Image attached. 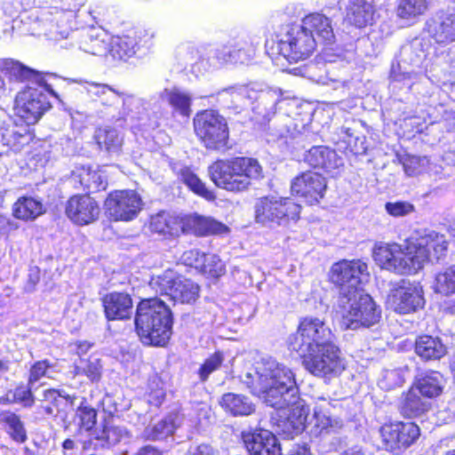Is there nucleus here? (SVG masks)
<instances>
[{
  "mask_svg": "<svg viewBox=\"0 0 455 455\" xmlns=\"http://www.w3.org/2000/svg\"><path fill=\"white\" fill-rule=\"evenodd\" d=\"M242 381L267 405L280 411L275 423L279 433L293 438L304 430L309 411L299 397L290 368L273 359L263 360L248 371Z\"/></svg>",
  "mask_w": 455,
  "mask_h": 455,
  "instance_id": "obj_1",
  "label": "nucleus"
},
{
  "mask_svg": "<svg viewBox=\"0 0 455 455\" xmlns=\"http://www.w3.org/2000/svg\"><path fill=\"white\" fill-rule=\"evenodd\" d=\"M135 328L146 345L164 346L172 336V315L158 298L142 299L136 309Z\"/></svg>",
  "mask_w": 455,
  "mask_h": 455,
  "instance_id": "obj_2",
  "label": "nucleus"
},
{
  "mask_svg": "<svg viewBox=\"0 0 455 455\" xmlns=\"http://www.w3.org/2000/svg\"><path fill=\"white\" fill-rule=\"evenodd\" d=\"M343 291L339 294L335 311L345 329L370 328L379 323L381 308L371 296L364 293L363 290Z\"/></svg>",
  "mask_w": 455,
  "mask_h": 455,
  "instance_id": "obj_3",
  "label": "nucleus"
},
{
  "mask_svg": "<svg viewBox=\"0 0 455 455\" xmlns=\"http://www.w3.org/2000/svg\"><path fill=\"white\" fill-rule=\"evenodd\" d=\"M261 171L259 162L248 157L218 160L208 168L209 176L215 185L232 192L246 189L251 180L260 177Z\"/></svg>",
  "mask_w": 455,
  "mask_h": 455,
  "instance_id": "obj_4",
  "label": "nucleus"
},
{
  "mask_svg": "<svg viewBox=\"0 0 455 455\" xmlns=\"http://www.w3.org/2000/svg\"><path fill=\"white\" fill-rule=\"evenodd\" d=\"M271 42V48L290 63L307 60L316 47V38L307 32L302 23L281 27Z\"/></svg>",
  "mask_w": 455,
  "mask_h": 455,
  "instance_id": "obj_5",
  "label": "nucleus"
},
{
  "mask_svg": "<svg viewBox=\"0 0 455 455\" xmlns=\"http://www.w3.org/2000/svg\"><path fill=\"white\" fill-rule=\"evenodd\" d=\"M335 339L334 333L323 320L305 317L300 321L297 331L289 337L288 344L290 349L301 356L334 342Z\"/></svg>",
  "mask_w": 455,
  "mask_h": 455,
  "instance_id": "obj_6",
  "label": "nucleus"
},
{
  "mask_svg": "<svg viewBox=\"0 0 455 455\" xmlns=\"http://www.w3.org/2000/svg\"><path fill=\"white\" fill-rule=\"evenodd\" d=\"M193 124L196 137L207 149L220 151L228 148V122L217 111L207 109L197 113Z\"/></svg>",
  "mask_w": 455,
  "mask_h": 455,
  "instance_id": "obj_7",
  "label": "nucleus"
},
{
  "mask_svg": "<svg viewBox=\"0 0 455 455\" xmlns=\"http://www.w3.org/2000/svg\"><path fill=\"white\" fill-rule=\"evenodd\" d=\"M47 92L58 95L46 83V84L28 85L15 97L14 111L27 125L36 124L42 116L51 108Z\"/></svg>",
  "mask_w": 455,
  "mask_h": 455,
  "instance_id": "obj_8",
  "label": "nucleus"
},
{
  "mask_svg": "<svg viewBox=\"0 0 455 455\" xmlns=\"http://www.w3.org/2000/svg\"><path fill=\"white\" fill-rule=\"evenodd\" d=\"M300 357L305 369L319 378L338 377L346 369L345 358L335 341Z\"/></svg>",
  "mask_w": 455,
  "mask_h": 455,
  "instance_id": "obj_9",
  "label": "nucleus"
},
{
  "mask_svg": "<svg viewBox=\"0 0 455 455\" xmlns=\"http://www.w3.org/2000/svg\"><path fill=\"white\" fill-rule=\"evenodd\" d=\"M373 258L381 268L396 274L411 275L419 271L414 260V251H411L409 248V239L404 245L395 243L375 244Z\"/></svg>",
  "mask_w": 455,
  "mask_h": 455,
  "instance_id": "obj_10",
  "label": "nucleus"
},
{
  "mask_svg": "<svg viewBox=\"0 0 455 455\" xmlns=\"http://www.w3.org/2000/svg\"><path fill=\"white\" fill-rule=\"evenodd\" d=\"M300 209L290 197L264 196L255 204V220L264 226H280L297 220Z\"/></svg>",
  "mask_w": 455,
  "mask_h": 455,
  "instance_id": "obj_11",
  "label": "nucleus"
},
{
  "mask_svg": "<svg viewBox=\"0 0 455 455\" xmlns=\"http://www.w3.org/2000/svg\"><path fill=\"white\" fill-rule=\"evenodd\" d=\"M149 285L156 292L168 297L174 303H193L196 300L199 293V287L196 283L178 275L171 269L164 271L162 275L153 276Z\"/></svg>",
  "mask_w": 455,
  "mask_h": 455,
  "instance_id": "obj_12",
  "label": "nucleus"
},
{
  "mask_svg": "<svg viewBox=\"0 0 455 455\" xmlns=\"http://www.w3.org/2000/svg\"><path fill=\"white\" fill-rule=\"evenodd\" d=\"M429 44L422 38H415L401 47L397 56V66L392 65L390 77L393 81L403 82L411 87V80L415 76L413 69L408 70L407 66L419 68L426 60Z\"/></svg>",
  "mask_w": 455,
  "mask_h": 455,
  "instance_id": "obj_13",
  "label": "nucleus"
},
{
  "mask_svg": "<svg viewBox=\"0 0 455 455\" xmlns=\"http://www.w3.org/2000/svg\"><path fill=\"white\" fill-rule=\"evenodd\" d=\"M369 277L368 266L361 259H343L332 265L331 269V280L339 287V294L344 289L349 291L362 290L359 285Z\"/></svg>",
  "mask_w": 455,
  "mask_h": 455,
  "instance_id": "obj_14",
  "label": "nucleus"
},
{
  "mask_svg": "<svg viewBox=\"0 0 455 455\" xmlns=\"http://www.w3.org/2000/svg\"><path fill=\"white\" fill-rule=\"evenodd\" d=\"M387 304L395 312L401 315L416 312L425 305L422 286L402 280L390 291Z\"/></svg>",
  "mask_w": 455,
  "mask_h": 455,
  "instance_id": "obj_15",
  "label": "nucleus"
},
{
  "mask_svg": "<svg viewBox=\"0 0 455 455\" xmlns=\"http://www.w3.org/2000/svg\"><path fill=\"white\" fill-rule=\"evenodd\" d=\"M141 208V197L134 190H116L105 200L106 213L116 221L133 220Z\"/></svg>",
  "mask_w": 455,
  "mask_h": 455,
  "instance_id": "obj_16",
  "label": "nucleus"
},
{
  "mask_svg": "<svg viewBox=\"0 0 455 455\" xmlns=\"http://www.w3.org/2000/svg\"><path fill=\"white\" fill-rule=\"evenodd\" d=\"M379 434L382 449L395 451L411 446L420 435L419 427L412 422H395L382 426Z\"/></svg>",
  "mask_w": 455,
  "mask_h": 455,
  "instance_id": "obj_17",
  "label": "nucleus"
},
{
  "mask_svg": "<svg viewBox=\"0 0 455 455\" xmlns=\"http://www.w3.org/2000/svg\"><path fill=\"white\" fill-rule=\"evenodd\" d=\"M448 241L444 235L432 231L419 238H410L409 248L414 251V259L418 270L422 268L423 264L430 258L439 259L448 248Z\"/></svg>",
  "mask_w": 455,
  "mask_h": 455,
  "instance_id": "obj_18",
  "label": "nucleus"
},
{
  "mask_svg": "<svg viewBox=\"0 0 455 455\" xmlns=\"http://www.w3.org/2000/svg\"><path fill=\"white\" fill-rule=\"evenodd\" d=\"M254 55V46L246 36L235 37L212 52L215 67L228 63H245Z\"/></svg>",
  "mask_w": 455,
  "mask_h": 455,
  "instance_id": "obj_19",
  "label": "nucleus"
},
{
  "mask_svg": "<svg viewBox=\"0 0 455 455\" xmlns=\"http://www.w3.org/2000/svg\"><path fill=\"white\" fill-rule=\"evenodd\" d=\"M100 209L94 198L87 195H76L66 203L65 213L75 224L85 226L94 222Z\"/></svg>",
  "mask_w": 455,
  "mask_h": 455,
  "instance_id": "obj_20",
  "label": "nucleus"
},
{
  "mask_svg": "<svg viewBox=\"0 0 455 455\" xmlns=\"http://www.w3.org/2000/svg\"><path fill=\"white\" fill-rule=\"evenodd\" d=\"M326 188V180L318 172H302L291 184V192L304 197L310 204L318 203L323 197Z\"/></svg>",
  "mask_w": 455,
  "mask_h": 455,
  "instance_id": "obj_21",
  "label": "nucleus"
},
{
  "mask_svg": "<svg viewBox=\"0 0 455 455\" xmlns=\"http://www.w3.org/2000/svg\"><path fill=\"white\" fill-rule=\"evenodd\" d=\"M242 437L251 455H282V446L278 438L267 429L243 432Z\"/></svg>",
  "mask_w": 455,
  "mask_h": 455,
  "instance_id": "obj_22",
  "label": "nucleus"
},
{
  "mask_svg": "<svg viewBox=\"0 0 455 455\" xmlns=\"http://www.w3.org/2000/svg\"><path fill=\"white\" fill-rule=\"evenodd\" d=\"M429 36L435 43L448 44L455 42V10H441L427 23Z\"/></svg>",
  "mask_w": 455,
  "mask_h": 455,
  "instance_id": "obj_23",
  "label": "nucleus"
},
{
  "mask_svg": "<svg viewBox=\"0 0 455 455\" xmlns=\"http://www.w3.org/2000/svg\"><path fill=\"white\" fill-rule=\"evenodd\" d=\"M304 162L312 168L323 170L332 176L343 166V159L335 150L325 146L312 147L304 155Z\"/></svg>",
  "mask_w": 455,
  "mask_h": 455,
  "instance_id": "obj_24",
  "label": "nucleus"
},
{
  "mask_svg": "<svg viewBox=\"0 0 455 455\" xmlns=\"http://www.w3.org/2000/svg\"><path fill=\"white\" fill-rule=\"evenodd\" d=\"M33 139L28 125L7 124L0 126V155L20 152Z\"/></svg>",
  "mask_w": 455,
  "mask_h": 455,
  "instance_id": "obj_25",
  "label": "nucleus"
},
{
  "mask_svg": "<svg viewBox=\"0 0 455 455\" xmlns=\"http://www.w3.org/2000/svg\"><path fill=\"white\" fill-rule=\"evenodd\" d=\"M176 58L184 68H188L196 76L207 72L210 68L215 67V60L212 57L205 59L199 50L191 44L180 45L176 50Z\"/></svg>",
  "mask_w": 455,
  "mask_h": 455,
  "instance_id": "obj_26",
  "label": "nucleus"
},
{
  "mask_svg": "<svg viewBox=\"0 0 455 455\" xmlns=\"http://www.w3.org/2000/svg\"><path fill=\"white\" fill-rule=\"evenodd\" d=\"M304 28L316 38V44H331L334 42L331 20L323 14L315 12L307 15L301 20Z\"/></svg>",
  "mask_w": 455,
  "mask_h": 455,
  "instance_id": "obj_27",
  "label": "nucleus"
},
{
  "mask_svg": "<svg viewBox=\"0 0 455 455\" xmlns=\"http://www.w3.org/2000/svg\"><path fill=\"white\" fill-rule=\"evenodd\" d=\"M71 180L75 184L86 190L88 193H95L105 190L108 186L106 176L100 169H92L90 166H77L72 172Z\"/></svg>",
  "mask_w": 455,
  "mask_h": 455,
  "instance_id": "obj_28",
  "label": "nucleus"
},
{
  "mask_svg": "<svg viewBox=\"0 0 455 455\" xmlns=\"http://www.w3.org/2000/svg\"><path fill=\"white\" fill-rule=\"evenodd\" d=\"M103 307L108 320H124L132 313V298L122 292H111L103 298Z\"/></svg>",
  "mask_w": 455,
  "mask_h": 455,
  "instance_id": "obj_29",
  "label": "nucleus"
},
{
  "mask_svg": "<svg viewBox=\"0 0 455 455\" xmlns=\"http://www.w3.org/2000/svg\"><path fill=\"white\" fill-rule=\"evenodd\" d=\"M159 99L171 107L172 114L188 117L192 113V95L180 87L164 88L159 92Z\"/></svg>",
  "mask_w": 455,
  "mask_h": 455,
  "instance_id": "obj_30",
  "label": "nucleus"
},
{
  "mask_svg": "<svg viewBox=\"0 0 455 455\" xmlns=\"http://www.w3.org/2000/svg\"><path fill=\"white\" fill-rule=\"evenodd\" d=\"M282 92L279 89H267L259 93L258 101L251 108L253 117L259 123H266L276 113V106L281 100Z\"/></svg>",
  "mask_w": 455,
  "mask_h": 455,
  "instance_id": "obj_31",
  "label": "nucleus"
},
{
  "mask_svg": "<svg viewBox=\"0 0 455 455\" xmlns=\"http://www.w3.org/2000/svg\"><path fill=\"white\" fill-rule=\"evenodd\" d=\"M0 70L5 76H9L11 81L28 80L29 85L46 84V80L41 74L12 59L0 60Z\"/></svg>",
  "mask_w": 455,
  "mask_h": 455,
  "instance_id": "obj_32",
  "label": "nucleus"
},
{
  "mask_svg": "<svg viewBox=\"0 0 455 455\" xmlns=\"http://www.w3.org/2000/svg\"><path fill=\"white\" fill-rule=\"evenodd\" d=\"M374 14L371 0H350L347 7L346 20L356 28H364L372 23Z\"/></svg>",
  "mask_w": 455,
  "mask_h": 455,
  "instance_id": "obj_33",
  "label": "nucleus"
},
{
  "mask_svg": "<svg viewBox=\"0 0 455 455\" xmlns=\"http://www.w3.org/2000/svg\"><path fill=\"white\" fill-rule=\"evenodd\" d=\"M445 379L439 371H428L419 376L411 387L426 399L434 398L443 393Z\"/></svg>",
  "mask_w": 455,
  "mask_h": 455,
  "instance_id": "obj_34",
  "label": "nucleus"
},
{
  "mask_svg": "<svg viewBox=\"0 0 455 455\" xmlns=\"http://www.w3.org/2000/svg\"><path fill=\"white\" fill-rule=\"evenodd\" d=\"M42 24L44 36L49 40L60 41L68 38L72 32L67 15L61 12L51 14V17H43Z\"/></svg>",
  "mask_w": 455,
  "mask_h": 455,
  "instance_id": "obj_35",
  "label": "nucleus"
},
{
  "mask_svg": "<svg viewBox=\"0 0 455 455\" xmlns=\"http://www.w3.org/2000/svg\"><path fill=\"white\" fill-rule=\"evenodd\" d=\"M129 438L130 435L125 427L117 426L111 420L106 421L102 429L95 434L94 448L110 447Z\"/></svg>",
  "mask_w": 455,
  "mask_h": 455,
  "instance_id": "obj_36",
  "label": "nucleus"
},
{
  "mask_svg": "<svg viewBox=\"0 0 455 455\" xmlns=\"http://www.w3.org/2000/svg\"><path fill=\"white\" fill-rule=\"evenodd\" d=\"M415 352L423 360H439L446 354V347L440 338L423 335L416 339Z\"/></svg>",
  "mask_w": 455,
  "mask_h": 455,
  "instance_id": "obj_37",
  "label": "nucleus"
},
{
  "mask_svg": "<svg viewBox=\"0 0 455 455\" xmlns=\"http://www.w3.org/2000/svg\"><path fill=\"white\" fill-rule=\"evenodd\" d=\"M314 410L315 427L319 434L336 432L343 427V422L338 418H332L330 415L329 407L331 403L322 399Z\"/></svg>",
  "mask_w": 455,
  "mask_h": 455,
  "instance_id": "obj_38",
  "label": "nucleus"
},
{
  "mask_svg": "<svg viewBox=\"0 0 455 455\" xmlns=\"http://www.w3.org/2000/svg\"><path fill=\"white\" fill-rule=\"evenodd\" d=\"M420 395L414 388L411 387L401 404V412L403 416L407 418L420 417L430 409V402Z\"/></svg>",
  "mask_w": 455,
  "mask_h": 455,
  "instance_id": "obj_39",
  "label": "nucleus"
},
{
  "mask_svg": "<svg viewBox=\"0 0 455 455\" xmlns=\"http://www.w3.org/2000/svg\"><path fill=\"white\" fill-rule=\"evenodd\" d=\"M220 404L234 416H247L255 411V406L245 395L228 393L223 395Z\"/></svg>",
  "mask_w": 455,
  "mask_h": 455,
  "instance_id": "obj_40",
  "label": "nucleus"
},
{
  "mask_svg": "<svg viewBox=\"0 0 455 455\" xmlns=\"http://www.w3.org/2000/svg\"><path fill=\"white\" fill-rule=\"evenodd\" d=\"M94 139L99 148L109 154H117L123 144V137L119 132L110 126L97 129Z\"/></svg>",
  "mask_w": 455,
  "mask_h": 455,
  "instance_id": "obj_41",
  "label": "nucleus"
},
{
  "mask_svg": "<svg viewBox=\"0 0 455 455\" xmlns=\"http://www.w3.org/2000/svg\"><path fill=\"white\" fill-rule=\"evenodd\" d=\"M79 48L92 55H104L108 49V36L104 32L91 30L82 36Z\"/></svg>",
  "mask_w": 455,
  "mask_h": 455,
  "instance_id": "obj_42",
  "label": "nucleus"
},
{
  "mask_svg": "<svg viewBox=\"0 0 455 455\" xmlns=\"http://www.w3.org/2000/svg\"><path fill=\"white\" fill-rule=\"evenodd\" d=\"M137 42L134 37L124 36L112 38L108 43V54L118 60H127L136 52Z\"/></svg>",
  "mask_w": 455,
  "mask_h": 455,
  "instance_id": "obj_43",
  "label": "nucleus"
},
{
  "mask_svg": "<svg viewBox=\"0 0 455 455\" xmlns=\"http://www.w3.org/2000/svg\"><path fill=\"white\" fill-rule=\"evenodd\" d=\"M123 103L122 111L119 113L117 119L130 117L131 119H137L142 121L146 116L145 101L143 99L139 98L133 94H127L123 92L121 98Z\"/></svg>",
  "mask_w": 455,
  "mask_h": 455,
  "instance_id": "obj_44",
  "label": "nucleus"
},
{
  "mask_svg": "<svg viewBox=\"0 0 455 455\" xmlns=\"http://www.w3.org/2000/svg\"><path fill=\"white\" fill-rule=\"evenodd\" d=\"M433 0H400L396 14L400 19L411 20L422 15Z\"/></svg>",
  "mask_w": 455,
  "mask_h": 455,
  "instance_id": "obj_45",
  "label": "nucleus"
},
{
  "mask_svg": "<svg viewBox=\"0 0 455 455\" xmlns=\"http://www.w3.org/2000/svg\"><path fill=\"white\" fill-rule=\"evenodd\" d=\"M13 212L17 219L34 220L43 213V204L33 197H22L15 203Z\"/></svg>",
  "mask_w": 455,
  "mask_h": 455,
  "instance_id": "obj_46",
  "label": "nucleus"
},
{
  "mask_svg": "<svg viewBox=\"0 0 455 455\" xmlns=\"http://www.w3.org/2000/svg\"><path fill=\"white\" fill-rule=\"evenodd\" d=\"M180 179L190 190L196 195L212 201L215 198L213 192L210 191L205 184L188 167L181 168L179 172Z\"/></svg>",
  "mask_w": 455,
  "mask_h": 455,
  "instance_id": "obj_47",
  "label": "nucleus"
},
{
  "mask_svg": "<svg viewBox=\"0 0 455 455\" xmlns=\"http://www.w3.org/2000/svg\"><path fill=\"white\" fill-rule=\"evenodd\" d=\"M0 422L6 425L8 433L13 440L19 443H23L27 439L24 426L20 419V417L14 412L10 411H4L0 412Z\"/></svg>",
  "mask_w": 455,
  "mask_h": 455,
  "instance_id": "obj_48",
  "label": "nucleus"
},
{
  "mask_svg": "<svg viewBox=\"0 0 455 455\" xmlns=\"http://www.w3.org/2000/svg\"><path fill=\"white\" fill-rule=\"evenodd\" d=\"M150 228L156 233L173 235L178 233L180 224L169 213L163 212L152 217Z\"/></svg>",
  "mask_w": 455,
  "mask_h": 455,
  "instance_id": "obj_49",
  "label": "nucleus"
},
{
  "mask_svg": "<svg viewBox=\"0 0 455 455\" xmlns=\"http://www.w3.org/2000/svg\"><path fill=\"white\" fill-rule=\"evenodd\" d=\"M175 429V424L172 417H167L154 426L147 427L143 432V436L147 440L158 441L172 435Z\"/></svg>",
  "mask_w": 455,
  "mask_h": 455,
  "instance_id": "obj_50",
  "label": "nucleus"
},
{
  "mask_svg": "<svg viewBox=\"0 0 455 455\" xmlns=\"http://www.w3.org/2000/svg\"><path fill=\"white\" fill-rule=\"evenodd\" d=\"M434 288L436 292L446 296L455 294V265L435 275Z\"/></svg>",
  "mask_w": 455,
  "mask_h": 455,
  "instance_id": "obj_51",
  "label": "nucleus"
},
{
  "mask_svg": "<svg viewBox=\"0 0 455 455\" xmlns=\"http://www.w3.org/2000/svg\"><path fill=\"white\" fill-rule=\"evenodd\" d=\"M194 231L198 235H208L211 234H220L225 232L228 228L225 225L216 221L212 218L196 216L192 219Z\"/></svg>",
  "mask_w": 455,
  "mask_h": 455,
  "instance_id": "obj_52",
  "label": "nucleus"
},
{
  "mask_svg": "<svg viewBox=\"0 0 455 455\" xmlns=\"http://www.w3.org/2000/svg\"><path fill=\"white\" fill-rule=\"evenodd\" d=\"M55 368L56 364L48 359L35 362L29 369L28 384L36 385L44 377L52 378V374L58 371Z\"/></svg>",
  "mask_w": 455,
  "mask_h": 455,
  "instance_id": "obj_53",
  "label": "nucleus"
},
{
  "mask_svg": "<svg viewBox=\"0 0 455 455\" xmlns=\"http://www.w3.org/2000/svg\"><path fill=\"white\" fill-rule=\"evenodd\" d=\"M404 382L402 369L384 370L379 379L378 385L381 389L391 390L401 387Z\"/></svg>",
  "mask_w": 455,
  "mask_h": 455,
  "instance_id": "obj_54",
  "label": "nucleus"
},
{
  "mask_svg": "<svg viewBox=\"0 0 455 455\" xmlns=\"http://www.w3.org/2000/svg\"><path fill=\"white\" fill-rule=\"evenodd\" d=\"M122 95L123 92H117L114 88L110 87L108 92L105 93V96L101 97L97 101L105 108V110H98V115L102 117L111 116L112 118H115L116 115L114 114V109L115 107L120 103Z\"/></svg>",
  "mask_w": 455,
  "mask_h": 455,
  "instance_id": "obj_55",
  "label": "nucleus"
},
{
  "mask_svg": "<svg viewBox=\"0 0 455 455\" xmlns=\"http://www.w3.org/2000/svg\"><path fill=\"white\" fill-rule=\"evenodd\" d=\"M403 170L408 176H414L421 173L429 164V159L427 156H417L407 155L402 159Z\"/></svg>",
  "mask_w": 455,
  "mask_h": 455,
  "instance_id": "obj_56",
  "label": "nucleus"
},
{
  "mask_svg": "<svg viewBox=\"0 0 455 455\" xmlns=\"http://www.w3.org/2000/svg\"><path fill=\"white\" fill-rule=\"evenodd\" d=\"M76 415L80 420V425L86 430L92 429L96 423L97 412L88 404L85 398L80 402Z\"/></svg>",
  "mask_w": 455,
  "mask_h": 455,
  "instance_id": "obj_57",
  "label": "nucleus"
},
{
  "mask_svg": "<svg viewBox=\"0 0 455 455\" xmlns=\"http://www.w3.org/2000/svg\"><path fill=\"white\" fill-rule=\"evenodd\" d=\"M36 389L35 385H29L28 382L20 384L15 387L12 394V401L22 403L24 407L31 408L35 404V395L33 390Z\"/></svg>",
  "mask_w": 455,
  "mask_h": 455,
  "instance_id": "obj_58",
  "label": "nucleus"
},
{
  "mask_svg": "<svg viewBox=\"0 0 455 455\" xmlns=\"http://www.w3.org/2000/svg\"><path fill=\"white\" fill-rule=\"evenodd\" d=\"M148 396L149 403L158 406L160 405L165 397V391L164 388V383L160 377L156 374L151 376L148 379Z\"/></svg>",
  "mask_w": 455,
  "mask_h": 455,
  "instance_id": "obj_59",
  "label": "nucleus"
},
{
  "mask_svg": "<svg viewBox=\"0 0 455 455\" xmlns=\"http://www.w3.org/2000/svg\"><path fill=\"white\" fill-rule=\"evenodd\" d=\"M44 400L50 403L52 406L59 408L61 405V400L74 406L76 396L68 395L64 389L50 388L44 391Z\"/></svg>",
  "mask_w": 455,
  "mask_h": 455,
  "instance_id": "obj_60",
  "label": "nucleus"
},
{
  "mask_svg": "<svg viewBox=\"0 0 455 455\" xmlns=\"http://www.w3.org/2000/svg\"><path fill=\"white\" fill-rule=\"evenodd\" d=\"M205 261L202 267L201 272L212 277H219L225 273V264L215 254H206Z\"/></svg>",
  "mask_w": 455,
  "mask_h": 455,
  "instance_id": "obj_61",
  "label": "nucleus"
},
{
  "mask_svg": "<svg viewBox=\"0 0 455 455\" xmlns=\"http://www.w3.org/2000/svg\"><path fill=\"white\" fill-rule=\"evenodd\" d=\"M222 362L223 355L220 352L214 353L212 356L206 359L198 371L201 380H206L209 375L220 366Z\"/></svg>",
  "mask_w": 455,
  "mask_h": 455,
  "instance_id": "obj_62",
  "label": "nucleus"
},
{
  "mask_svg": "<svg viewBox=\"0 0 455 455\" xmlns=\"http://www.w3.org/2000/svg\"><path fill=\"white\" fill-rule=\"evenodd\" d=\"M84 375L92 382H99L101 378L102 365L100 360L98 358L90 357L88 359L84 358Z\"/></svg>",
  "mask_w": 455,
  "mask_h": 455,
  "instance_id": "obj_63",
  "label": "nucleus"
},
{
  "mask_svg": "<svg viewBox=\"0 0 455 455\" xmlns=\"http://www.w3.org/2000/svg\"><path fill=\"white\" fill-rule=\"evenodd\" d=\"M82 92H86L87 96L94 101L105 96L111 86L106 84L84 82L81 84Z\"/></svg>",
  "mask_w": 455,
  "mask_h": 455,
  "instance_id": "obj_64",
  "label": "nucleus"
}]
</instances>
